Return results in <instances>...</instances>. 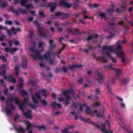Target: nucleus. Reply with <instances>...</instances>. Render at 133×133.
<instances>
[{"label": "nucleus", "instance_id": "31", "mask_svg": "<svg viewBox=\"0 0 133 133\" xmlns=\"http://www.w3.org/2000/svg\"><path fill=\"white\" fill-rule=\"evenodd\" d=\"M116 54L117 56H118L119 58H121L123 56V55L124 52L122 51H121L119 52H116Z\"/></svg>", "mask_w": 133, "mask_h": 133}, {"label": "nucleus", "instance_id": "5", "mask_svg": "<svg viewBox=\"0 0 133 133\" xmlns=\"http://www.w3.org/2000/svg\"><path fill=\"white\" fill-rule=\"evenodd\" d=\"M90 123L94 126H96L98 129H100L102 130V132L103 133H113L112 131H107L106 129L105 126L109 127L110 125L109 122L108 121H105L104 123L101 126L95 124L91 122H90Z\"/></svg>", "mask_w": 133, "mask_h": 133}, {"label": "nucleus", "instance_id": "33", "mask_svg": "<svg viewBox=\"0 0 133 133\" xmlns=\"http://www.w3.org/2000/svg\"><path fill=\"white\" fill-rule=\"evenodd\" d=\"M44 43L42 41H41L39 42L38 44V47L39 48H41L42 51H43L44 50V48L43 46V43Z\"/></svg>", "mask_w": 133, "mask_h": 133}, {"label": "nucleus", "instance_id": "13", "mask_svg": "<svg viewBox=\"0 0 133 133\" xmlns=\"http://www.w3.org/2000/svg\"><path fill=\"white\" fill-rule=\"evenodd\" d=\"M22 114L26 118L31 119L32 118V116L31 114V111L30 110H28L26 112L23 113Z\"/></svg>", "mask_w": 133, "mask_h": 133}, {"label": "nucleus", "instance_id": "64", "mask_svg": "<svg viewBox=\"0 0 133 133\" xmlns=\"http://www.w3.org/2000/svg\"><path fill=\"white\" fill-rule=\"evenodd\" d=\"M13 61L15 62H17L18 60V57L17 56H14L13 57Z\"/></svg>", "mask_w": 133, "mask_h": 133}, {"label": "nucleus", "instance_id": "28", "mask_svg": "<svg viewBox=\"0 0 133 133\" xmlns=\"http://www.w3.org/2000/svg\"><path fill=\"white\" fill-rule=\"evenodd\" d=\"M19 67L18 66H16L14 68V70L15 71V75L16 76H17L19 74Z\"/></svg>", "mask_w": 133, "mask_h": 133}, {"label": "nucleus", "instance_id": "16", "mask_svg": "<svg viewBox=\"0 0 133 133\" xmlns=\"http://www.w3.org/2000/svg\"><path fill=\"white\" fill-rule=\"evenodd\" d=\"M65 47V45L64 44H63L62 48L60 49L58 52L56 51L55 52V53L57 55L58 57L59 58H60V56L59 55V54L61 53V51L64 49Z\"/></svg>", "mask_w": 133, "mask_h": 133}, {"label": "nucleus", "instance_id": "4", "mask_svg": "<svg viewBox=\"0 0 133 133\" xmlns=\"http://www.w3.org/2000/svg\"><path fill=\"white\" fill-rule=\"evenodd\" d=\"M114 49L112 46L109 45L106 46V45L104 46L101 50V52L104 55L103 56H101V61L103 62H107L108 60L105 58V57L108 56V55L104 53L107 52L108 54H110L108 52H114Z\"/></svg>", "mask_w": 133, "mask_h": 133}, {"label": "nucleus", "instance_id": "43", "mask_svg": "<svg viewBox=\"0 0 133 133\" xmlns=\"http://www.w3.org/2000/svg\"><path fill=\"white\" fill-rule=\"evenodd\" d=\"M24 85V84L23 83H21L19 86L18 87V89L19 91L21 90H22L21 89V88L23 87Z\"/></svg>", "mask_w": 133, "mask_h": 133}, {"label": "nucleus", "instance_id": "52", "mask_svg": "<svg viewBox=\"0 0 133 133\" xmlns=\"http://www.w3.org/2000/svg\"><path fill=\"white\" fill-rule=\"evenodd\" d=\"M62 71V69H59L58 68H57L55 70V72L56 73H57L59 72H60Z\"/></svg>", "mask_w": 133, "mask_h": 133}, {"label": "nucleus", "instance_id": "9", "mask_svg": "<svg viewBox=\"0 0 133 133\" xmlns=\"http://www.w3.org/2000/svg\"><path fill=\"white\" fill-rule=\"evenodd\" d=\"M86 112L92 116H96L101 117H103V115L98 114L97 111L96 110L90 111L88 109L87 110Z\"/></svg>", "mask_w": 133, "mask_h": 133}, {"label": "nucleus", "instance_id": "36", "mask_svg": "<svg viewBox=\"0 0 133 133\" xmlns=\"http://www.w3.org/2000/svg\"><path fill=\"white\" fill-rule=\"evenodd\" d=\"M78 105V103H74L72 104L71 105L70 107V108H77V106Z\"/></svg>", "mask_w": 133, "mask_h": 133}, {"label": "nucleus", "instance_id": "38", "mask_svg": "<svg viewBox=\"0 0 133 133\" xmlns=\"http://www.w3.org/2000/svg\"><path fill=\"white\" fill-rule=\"evenodd\" d=\"M99 16L101 17H102L104 18H106V16L105 14L103 12H100L99 13Z\"/></svg>", "mask_w": 133, "mask_h": 133}, {"label": "nucleus", "instance_id": "55", "mask_svg": "<svg viewBox=\"0 0 133 133\" xmlns=\"http://www.w3.org/2000/svg\"><path fill=\"white\" fill-rule=\"evenodd\" d=\"M92 39H93L92 35H91L88 37L87 39V40L88 41H89Z\"/></svg>", "mask_w": 133, "mask_h": 133}, {"label": "nucleus", "instance_id": "45", "mask_svg": "<svg viewBox=\"0 0 133 133\" xmlns=\"http://www.w3.org/2000/svg\"><path fill=\"white\" fill-rule=\"evenodd\" d=\"M62 12H57L55 14V16L56 17L61 16L62 15Z\"/></svg>", "mask_w": 133, "mask_h": 133}, {"label": "nucleus", "instance_id": "6", "mask_svg": "<svg viewBox=\"0 0 133 133\" xmlns=\"http://www.w3.org/2000/svg\"><path fill=\"white\" fill-rule=\"evenodd\" d=\"M42 1L40 3V5L41 7H50V10L51 12H53L56 8V6L55 3L50 2L48 4L46 3V1Z\"/></svg>", "mask_w": 133, "mask_h": 133}, {"label": "nucleus", "instance_id": "25", "mask_svg": "<svg viewBox=\"0 0 133 133\" xmlns=\"http://www.w3.org/2000/svg\"><path fill=\"white\" fill-rule=\"evenodd\" d=\"M2 1H0V3H1L0 5L2 8H3L6 7L8 5V3L6 2H2Z\"/></svg>", "mask_w": 133, "mask_h": 133}, {"label": "nucleus", "instance_id": "41", "mask_svg": "<svg viewBox=\"0 0 133 133\" xmlns=\"http://www.w3.org/2000/svg\"><path fill=\"white\" fill-rule=\"evenodd\" d=\"M83 107H86L87 108L85 110V113L86 114H89H89H88V113H87L86 112V110H87L88 109H89V110H90V111H92V110H91L90 109V107H89L86 104V103H84V104L83 105Z\"/></svg>", "mask_w": 133, "mask_h": 133}, {"label": "nucleus", "instance_id": "29", "mask_svg": "<svg viewBox=\"0 0 133 133\" xmlns=\"http://www.w3.org/2000/svg\"><path fill=\"white\" fill-rule=\"evenodd\" d=\"M2 29L6 30L7 34L9 36H11L12 34L11 31L10 30L8 29L7 27L6 26H4L3 27Z\"/></svg>", "mask_w": 133, "mask_h": 133}, {"label": "nucleus", "instance_id": "26", "mask_svg": "<svg viewBox=\"0 0 133 133\" xmlns=\"http://www.w3.org/2000/svg\"><path fill=\"white\" fill-rule=\"evenodd\" d=\"M104 53L108 55V56L106 57L105 58H106L107 59V58H110L111 59V61L113 63H116V60L115 59H114L112 57L110 54H108L107 53V52H105Z\"/></svg>", "mask_w": 133, "mask_h": 133}, {"label": "nucleus", "instance_id": "24", "mask_svg": "<svg viewBox=\"0 0 133 133\" xmlns=\"http://www.w3.org/2000/svg\"><path fill=\"white\" fill-rule=\"evenodd\" d=\"M21 65L23 68H26L28 66L27 60L26 59L24 60L22 62Z\"/></svg>", "mask_w": 133, "mask_h": 133}, {"label": "nucleus", "instance_id": "18", "mask_svg": "<svg viewBox=\"0 0 133 133\" xmlns=\"http://www.w3.org/2000/svg\"><path fill=\"white\" fill-rule=\"evenodd\" d=\"M25 123L26 125V129L27 130H30L31 129L32 127V125L30 121H28L25 122Z\"/></svg>", "mask_w": 133, "mask_h": 133}, {"label": "nucleus", "instance_id": "56", "mask_svg": "<svg viewBox=\"0 0 133 133\" xmlns=\"http://www.w3.org/2000/svg\"><path fill=\"white\" fill-rule=\"evenodd\" d=\"M1 59H2L3 62H6L7 61V59H6L5 57L3 56H1Z\"/></svg>", "mask_w": 133, "mask_h": 133}, {"label": "nucleus", "instance_id": "53", "mask_svg": "<svg viewBox=\"0 0 133 133\" xmlns=\"http://www.w3.org/2000/svg\"><path fill=\"white\" fill-rule=\"evenodd\" d=\"M0 69L1 70L5 69H7V68L5 64H2L0 67Z\"/></svg>", "mask_w": 133, "mask_h": 133}, {"label": "nucleus", "instance_id": "50", "mask_svg": "<svg viewBox=\"0 0 133 133\" xmlns=\"http://www.w3.org/2000/svg\"><path fill=\"white\" fill-rule=\"evenodd\" d=\"M126 42V40L125 39H124L122 41H118L117 42V44H124Z\"/></svg>", "mask_w": 133, "mask_h": 133}, {"label": "nucleus", "instance_id": "62", "mask_svg": "<svg viewBox=\"0 0 133 133\" xmlns=\"http://www.w3.org/2000/svg\"><path fill=\"white\" fill-rule=\"evenodd\" d=\"M108 24L111 26H114L116 24L114 22H110L109 21H108Z\"/></svg>", "mask_w": 133, "mask_h": 133}, {"label": "nucleus", "instance_id": "40", "mask_svg": "<svg viewBox=\"0 0 133 133\" xmlns=\"http://www.w3.org/2000/svg\"><path fill=\"white\" fill-rule=\"evenodd\" d=\"M5 24L9 25H11L12 24V22L11 21L6 20L5 21Z\"/></svg>", "mask_w": 133, "mask_h": 133}, {"label": "nucleus", "instance_id": "17", "mask_svg": "<svg viewBox=\"0 0 133 133\" xmlns=\"http://www.w3.org/2000/svg\"><path fill=\"white\" fill-rule=\"evenodd\" d=\"M8 79L11 83H12L14 84L16 82V81L15 79L13 78V76L11 75H9L8 76Z\"/></svg>", "mask_w": 133, "mask_h": 133}, {"label": "nucleus", "instance_id": "10", "mask_svg": "<svg viewBox=\"0 0 133 133\" xmlns=\"http://www.w3.org/2000/svg\"><path fill=\"white\" fill-rule=\"evenodd\" d=\"M105 68H108L110 69L115 71L116 72V74L115 75V77L116 78L117 76H119L121 74V72L120 69H116L112 67V64L105 65L104 66Z\"/></svg>", "mask_w": 133, "mask_h": 133}, {"label": "nucleus", "instance_id": "63", "mask_svg": "<svg viewBox=\"0 0 133 133\" xmlns=\"http://www.w3.org/2000/svg\"><path fill=\"white\" fill-rule=\"evenodd\" d=\"M121 46L118 45L116 48V49L117 51H118L119 50H120L121 49Z\"/></svg>", "mask_w": 133, "mask_h": 133}, {"label": "nucleus", "instance_id": "21", "mask_svg": "<svg viewBox=\"0 0 133 133\" xmlns=\"http://www.w3.org/2000/svg\"><path fill=\"white\" fill-rule=\"evenodd\" d=\"M11 30L13 32L14 34L16 35L17 32L19 31H21V30L19 28L15 29L14 27H13L11 28Z\"/></svg>", "mask_w": 133, "mask_h": 133}, {"label": "nucleus", "instance_id": "30", "mask_svg": "<svg viewBox=\"0 0 133 133\" xmlns=\"http://www.w3.org/2000/svg\"><path fill=\"white\" fill-rule=\"evenodd\" d=\"M29 1H21L20 3L22 6L26 7Z\"/></svg>", "mask_w": 133, "mask_h": 133}, {"label": "nucleus", "instance_id": "19", "mask_svg": "<svg viewBox=\"0 0 133 133\" xmlns=\"http://www.w3.org/2000/svg\"><path fill=\"white\" fill-rule=\"evenodd\" d=\"M118 24L119 25H122L124 28H125V31L128 30L129 29V27L127 26V24L126 23H124L122 21H120L119 22Z\"/></svg>", "mask_w": 133, "mask_h": 133}, {"label": "nucleus", "instance_id": "49", "mask_svg": "<svg viewBox=\"0 0 133 133\" xmlns=\"http://www.w3.org/2000/svg\"><path fill=\"white\" fill-rule=\"evenodd\" d=\"M107 11L109 13H111L114 12L115 11V10L113 8L109 9H107Z\"/></svg>", "mask_w": 133, "mask_h": 133}, {"label": "nucleus", "instance_id": "57", "mask_svg": "<svg viewBox=\"0 0 133 133\" xmlns=\"http://www.w3.org/2000/svg\"><path fill=\"white\" fill-rule=\"evenodd\" d=\"M78 105H79V110H78V111H79V112H80L83 109V108L82 107V105L80 103H78Z\"/></svg>", "mask_w": 133, "mask_h": 133}, {"label": "nucleus", "instance_id": "59", "mask_svg": "<svg viewBox=\"0 0 133 133\" xmlns=\"http://www.w3.org/2000/svg\"><path fill=\"white\" fill-rule=\"evenodd\" d=\"M62 69V70L64 72H67V70L65 66H63Z\"/></svg>", "mask_w": 133, "mask_h": 133}, {"label": "nucleus", "instance_id": "27", "mask_svg": "<svg viewBox=\"0 0 133 133\" xmlns=\"http://www.w3.org/2000/svg\"><path fill=\"white\" fill-rule=\"evenodd\" d=\"M129 81V79L124 78L121 80V82L123 85H126L128 83Z\"/></svg>", "mask_w": 133, "mask_h": 133}, {"label": "nucleus", "instance_id": "61", "mask_svg": "<svg viewBox=\"0 0 133 133\" xmlns=\"http://www.w3.org/2000/svg\"><path fill=\"white\" fill-rule=\"evenodd\" d=\"M89 6L90 7H94V8H96V7H97L98 6L96 4H93V5H92L91 4H89Z\"/></svg>", "mask_w": 133, "mask_h": 133}, {"label": "nucleus", "instance_id": "12", "mask_svg": "<svg viewBox=\"0 0 133 133\" xmlns=\"http://www.w3.org/2000/svg\"><path fill=\"white\" fill-rule=\"evenodd\" d=\"M64 1H60L59 2L60 6H61L63 7L64 8H69L72 6V5L69 4Z\"/></svg>", "mask_w": 133, "mask_h": 133}, {"label": "nucleus", "instance_id": "2", "mask_svg": "<svg viewBox=\"0 0 133 133\" xmlns=\"http://www.w3.org/2000/svg\"><path fill=\"white\" fill-rule=\"evenodd\" d=\"M13 101L15 103L18 105L20 109L22 111H24L25 108H26V105H25L21 103L18 100V97L17 96H10L7 98V100L6 102V104H8V102H10V108L8 109L5 110L7 115H11V110H14L15 109V107L12 103V101Z\"/></svg>", "mask_w": 133, "mask_h": 133}, {"label": "nucleus", "instance_id": "44", "mask_svg": "<svg viewBox=\"0 0 133 133\" xmlns=\"http://www.w3.org/2000/svg\"><path fill=\"white\" fill-rule=\"evenodd\" d=\"M42 104L44 106H45L47 105V103L44 99H43L41 101Z\"/></svg>", "mask_w": 133, "mask_h": 133}, {"label": "nucleus", "instance_id": "20", "mask_svg": "<svg viewBox=\"0 0 133 133\" xmlns=\"http://www.w3.org/2000/svg\"><path fill=\"white\" fill-rule=\"evenodd\" d=\"M82 65H76L73 64V65L69 66V68L71 70H73L75 68H77L79 67H82Z\"/></svg>", "mask_w": 133, "mask_h": 133}, {"label": "nucleus", "instance_id": "46", "mask_svg": "<svg viewBox=\"0 0 133 133\" xmlns=\"http://www.w3.org/2000/svg\"><path fill=\"white\" fill-rule=\"evenodd\" d=\"M57 103L56 102H55L52 103L51 104V106L53 107L54 109L56 107Z\"/></svg>", "mask_w": 133, "mask_h": 133}, {"label": "nucleus", "instance_id": "39", "mask_svg": "<svg viewBox=\"0 0 133 133\" xmlns=\"http://www.w3.org/2000/svg\"><path fill=\"white\" fill-rule=\"evenodd\" d=\"M37 127L38 128L39 130L43 129L45 130V127L43 125L41 126H37Z\"/></svg>", "mask_w": 133, "mask_h": 133}, {"label": "nucleus", "instance_id": "51", "mask_svg": "<svg viewBox=\"0 0 133 133\" xmlns=\"http://www.w3.org/2000/svg\"><path fill=\"white\" fill-rule=\"evenodd\" d=\"M8 90L7 88H5L4 91V93L5 95H8Z\"/></svg>", "mask_w": 133, "mask_h": 133}, {"label": "nucleus", "instance_id": "23", "mask_svg": "<svg viewBox=\"0 0 133 133\" xmlns=\"http://www.w3.org/2000/svg\"><path fill=\"white\" fill-rule=\"evenodd\" d=\"M34 35V32L32 30L30 31L29 32V35L28 37L29 38L30 41H33V38Z\"/></svg>", "mask_w": 133, "mask_h": 133}, {"label": "nucleus", "instance_id": "42", "mask_svg": "<svg viewBox=\"0 0 133 133\" xmlns=\"http://www.w3.org/2000/svg\"><path fill=\"white\" fill-rule=\"evenodd\" d=\"M20 117V116L18 114H17L16 115L15 117L13 118V119L14 121L16 122V120L18 119Z\"/></svg>", "mask_w": 133, "mask_h": 133}, {"label": "nucleus", "instance_id": "48", "mask_svg": "<svg viewBox=\"0 0 133 133\" xmlns=\"http://www.w3.org/2000/svg\"><path fill=\"white\" fill-rule=\"evenodd\" d=\"M39 15L41 17H45V16L44 12L42 11H39Z\"/></svg>", "mask_w": 133, "mask_h": 133}, {"label": "nucleus", "instance_id": "15", "mask_svg": "<svg viewBox=\"0 0 133 133\" xmlns=\"http://www.w3.org/2000/svg\"><path fill=\"white\" fill-rule=\"evenodd\" d=\"M18 49L16 48H6L4 49V51L5 52H10L12 53L13 52H15Z\"/></svg>", "mask_w": 133, "mask_h": 133}, {"label": "nucleus", "instance_id": "8", "mask_svg": "<svg viewBox=\"0 0 133 133\" xmlns=\"http://www.w3.org/2000/svg\"><path fill=\"white\" fill-rule=\"evenodd\" d=\"M10 10L16 16H19L20 15L19 11L22 14H24L27 13V11L25 10L22 9L21 8H18V10L14 9L12 7H11L9 8Z\"/></svg>", "mask_w": 133, "mask_h": 133}, {"label": "nucleus", "instance_id": "37", "mask_svg": "<svg viewBox=\"0 0 133 133\" xmlns=\"http://www.w3.org/2000/svg\"><path fill=\"white\" fill-rule=\"evenodd\" d=\"M19 91L21 92L23 96H24L28 95V94L27 92L26 91L23 90V89H22L21 90H20Z\"/></svg>", "mask_w": 133, "mask_h": 133}, {"label": "nucleus", "instance_id": "11", "mask_svg": "<svg viewBox=\"0 0 133 133\" xmlns=\"http://www.w3.org/2000/svg\"><path fill=\"white\" fill-rule=\"evenodd\" d=\"M115 79H114L113 78H111L109 80L106 84V85L108 89V90L110 93H111V89L109 86L112 84H115Z\"/></svg>", "mask_w": 133, "mask_h": 133}, {"label": "nucleus", "instance_id": "22", "mask_svg": "<svg viewBox=\"0 0 133 133\" xmlns=\"http://www.w3.org/2000/svg\"><path fill=\"white\" fill-rule=\"evenodd\" d=\"M81 34V32L77 29L75 28L74 29L72 35H80Z\"/></svg>", "mask_w": 133, "mask_h": 133}, {"label": "nucleus", "instance_id": "32", "mask_svg": "<svg viewBox=\"0 0 133 133\" xmlns=\"http://www.w3.org/2000/svg\"><path fill=\"white\" fill-rule=\"evenodd\" d=\"M17 131L19 132H20L23 133L25 131V130L22 127H19L16 130Z\"/></svg>", "mask_w": 133, "mask_h": 133}, {"label": "nucleus", "instance_id": "1", "mask_svg": "<svg viewBox=\"0 0 133 133\" xmlns=\"http://www.w3.org/2000/svg\"><path fill=\"white\" fill-rule=\"evenodd\" d=\"M29 50L34 53H36V54H31V55L35 59L43 60V58H44L46 60L49 61L51 64H55V62L53 61L54 59V57L52 58L50 57L51 56H54V53L53 52L48 51L47 53L44 54L43 56H42L40 54V51L36 49L35 47H31L29 48Z\"/></svg>", "mask_w": 133, "mask_h": 133}, {"label": "nucleus", "instance_id": "3", "mask_svg": "<svg viewBox=\"0 0 133 133\" xmlns=\"http://www.w3.org/2000/svg\"><path fill=\"white\" fill-rule=\"evenodd\" d=\"M46 92V90L44 89L40 90L39 92H36L34 95H31V98L32 101L35 104H33L31 103H29V106L33 109H36V104H37L39 103V101L36 99V98L41 99V97L40 95V94L41 93L43 95H45Z\"/></svg>", "mask_w": 133, "mask_h": 133}, {"label": "nucleus", "instance_id": "35", "mask_svg": "<svg viewBox=\"0 0 133 133\" xmlns=\"http://www.w3.org/2000/svg\"><path fill=\"white\" fill-rule=\"evenodd\" d=\"M62 17L64 18H67L68 17H70L68 14H65L62 12Z\"/></svg>", "mask_w": 133, "mask_h": 133}, {"label": "nucleus", "instance_id": "34", "mask_svg": "<svg viewBox=\"0 0 133 133\" xmlns=\"http://www.w3.org/2000/svg\"><path fill=\"white\" fill-rule=\"evenodd\" d=\"M25 7L27 9H33L34 8V6L32 4H27Z\"/></svg>", "mask_w": 133, "mask_h": 133}, {"label": "nucleus", "instance_id": "58", "mask_svg": "<svg viewBox=\"0 0 133 133\" xmlns=\"http://www.w3.org/2000/svg\"><path fill=\"white\" fill-rule=\"evenodd\" d=\"M39 65L42 68H43L45 66V64L42 62L39 63Z\"/></svg>", "mask_w": 133, "mask_h": 133}, {"label": "nucleus", "instance_id": "47", "mask_svg": "<svg viewBox=\"0 0 133 133\" xmlns=\"http://www.w3.org/2000/svg\"><path fill=\"white\" fill-rule=\"evenodd\" d=\"M28 101V99L27 98H24V100L22 102V103L26 105L27 102Z\"/></svg>", "mask_w": 133, "mask_h": 133}, {"label": "nucleus", "instance_id": "60", "mask_svg": "<svg viewBox=\"0 0 133 133\" xmlns=\"http://www.w3.org/2000/svg\"><path fill=\"white\" fill-rule=\"evenodd\" d=\"M68 93L67 90L64 91L62 92V94H63V95L64 96H66L67 95V94Z\"/></svg>", "mask_w": 133, "mask_h": 133}, {"label": "nucleus", "instance_id": "54", "mask_svg": "<svg viewBox=\"0 0 133 133\" xmlns=\"http://www.w3.org/2000/svg\"><path fill=\"white\" fill-rule=\"evenodd\" d=\"M100 105V104L99 102H96L94 103L93 104V106L94 107H95L96 106H98Z\"/></svg>", "mask_w": 133, "mask_h": 133}, {"label": "nucleus", "instance_id": "7", "mask_svg": "<svg viewBox=\"0 0 133 133\" xmlns=\"http://www.w3.org/2000/svg\"><path fill=\"white\" fill-rule=\"evenodd\" d=\"M34 22L37 25L38 30L39 32V34L38 35L40 37H43V38H46L47 36L46 32H44L43 33L42 32V29H43V28L41 26L40 24L38 23L36 20L34 21Z\"/></svg>", "mask_w": 133, "mask_h": 133}, {"label": "nucleus", "instance_id": "14", "mask_svg": "<svg viewBox=\"0 0 133 133\" xmlns=\"http://www.w3.org/2000/svg\"><path fill=\"white\" fill-rule=\"evenodd\" d=\"M96 73L97 76L98 77V78H97L96 79L99 83L101 84L103 82V76L98 71H97Z\"/></svg>", "mask_w": 133, "mask_h": 133}]
</instances>
